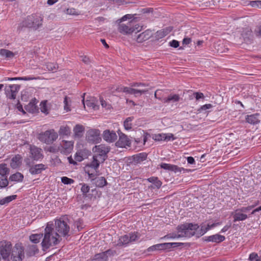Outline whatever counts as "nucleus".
I'll return each instance as SVG.
<instances>
[{
	"label": "nucleus",
	"instance_id": "obj_44",
	"mask_svg": "<svg viewBox=\"0 0 261 261\" xmlns=\"http://www.w3.org/2000/svg\"><path fill=\"white\" fill-rule=\"evenodd\" d=\"M190 99H193L194 97L196 98L197 100L200 99H204V96L202 93L201 92H194L192 95L190 96Z\"/></svg>",
	"mask_w": 261,
	"mask_h": 261
},
{
	"label": "nucleus",
	"instance_id": "obj_25",
	"mask_svg": "<svg viewBox=\"0 0 261 261\" xmlns=\"http://www.w3.org/2000/svg\"><path fill=\"white\" fill-rule=\"evenodd\" d=\"M233 217V222H235L237 221H244L248 218V216L238 208L236 210Z\"/></svg>",
	"mask_w": 261,
	"mask_h": 261
},
{
	"label": "nucleus",
	"instance_id": "obj_15",
	"mask_svg": "<svg viewBox=\"0 0 261 261\" xmlns=\"http://www.w3.org/2000/svg\"><path fill=\"white\" fill-rule=\"evenodd\" d=\"M19 88V86L17 84L10 85L9 88L6 91L7 97L11 99H15Z\"/></svg>",
	"mask_w": 261,
	"mask_h": 261
},
{
	"label": "nucleus",
	"instance_id": "obj_37",
	"mask_svg": "<svg viewBox=\"0 0 261 261\" xmlns=\"http://www.w3.org/2000/svg\"><path fill=\"white\" fill-rule=\"evenodd\" d=\"M75 105L74 101L69 97L66 96V112H70L75 109Z\"/></svg>",
	"mask_w": 261,
	"mask_h": 261
},
{
	"label": "nucleus",
	"instance_id": "obj_33",
	"mask_svg": "<svg viewBox=\"0 0 261 261\" xmlns=\"http://www.w3.org/2000/svg\"><path fill=\"white\" fill-rule=\"evenodd\" d=\"M82 101L85 108V105H86L88 107L91 108L94 110L98 109V106L95 103L94 98H91L90 100H87L86 101H85L84 98H83Z\"/></svg>",
	"mask_w": 261,
	"mask_h": 261
},
{
	"label": "nucleus",
	"instance_id": "obj_55",
	"mask_svg": "<svg viewBox=\"0 0 261 261\" xmlns=\"http://www.w3.org/2000/svg\"><path fill=\"white\" fill-rule=\"evenodd\" d=\"M181 238V237H178V233L177 234L176 233H169L166 236H165L163 238H162V239H174V238Z\"/></svg>",
	"mask_w": 261,
	"mask_h": 261
},
{
	"label": "nucleus",
	"instance_id": "obj_32",
	"mask_svg": "<svg viewBox=\"0 0 261 261\" xmlns=\"http://www.w3.org/2000/svg\"><path fill=\"white\" fill-rule=\"evenodd\" d=\"M147 180L149 182L152 183L154 185V186L152 185L149 186V188L153 189L154 187H155L157 189H160L162 186V182L158 179L157 177H151L147 178Z\"/></svg>",
	"mask_w": 261,
	"mask_h": 261
},
{
	"label": "nucleus",
	"instance_id": "obj_22",
	"mask_svg": "<svg viewBox=\"0 0 261 261\" xmlns=\"http://www.w3.org/2000/svg\"><path fill=\"white\" fill-rule=\"evenodd\" d=\"M152 36L151 31L147 30L138 35L136 41L139 43H142Z\"/></svg>",
	"mask_w": 261,
	"mask_h": 261
},
{
	"label": "nucleus",
	"instance_id": "obj_19",
	"mask_svg": "<svg viewBox=\"0 0 261 261\" xmlns=\"http://www.w3.org/2000/svg\"><path fill=\"white\" fill-rule=\"evenodd\" d=\"M203 239L206 242H212L219 243L224 241L225 237L219 234H216L208 237H205L203 238Z\"/></svg>",
	"mask_w": 261,
	"mask_h": 261
},
{
	"label": "nucleus",
	"instance_id": "obj_10",
	"mask_svg": "<svg viewBox=\"0 0 261 261\" xmlns=\"http://www.w3.org/2000/svg\"><path fill=\"white\" fill-rule=\"evenodd\" d=\"M56 232H57L59 236L61 238L62 236H65V217H61L59 219L55 221Z\"/></svg>",
	"mask_w": 261,
	"mask_h": 261
},
{
	"label": "nucleus",
	"instance_id": "obj_31",
	"mask_svg": "<svg viewBox=\"0 0 261 261\" xmlns=\"http://www.w3.org/2000/svg\"><path fill=\"white\" fill-rule=\"evenodd\" d=\"M91 178L93 181V183L96 187H103L107 184V180L103 177H96Z\"/></svg>",
	"mask_w": 261,
	"mask_h": 261
},
{
	"label": "nucleus",
	"instance_id": "obj_53",
	"mask_svg": "<svg viewBox=\"0 0 261 261\" xmlns=\"http://www.w3.org/2000/svg\"><path fill=\"white\" fill-rule=\"evenodd\" d=\"M29 247L30 253L35 254L38 252V249L36 245H30Z\"/></svg>",
	"mask_w": 261,
	"mask_h": 261
},
{
	"label": "nucleus",
	"instance_id": "obj_50",
	"mask_svg": "<svg viewBox=\"0 0 261 261\" xmlns=\"http://www.w3.org/2000/svg\"><path fill=\"white\" fill-rule=\"evenodd\" d=\"M66 14L71 15H78L80 13L74 8L66 9Z\"/></svg>",
	"mask_w": 261,
	"mask_h": 261
},
{
	"label": "nucleus",
	"instance_id": "obj_35",
	"mask_svg": "<svg viewBox=\"0 0 261 261\" xmlns=\"http://www.w3.org/2000/svg\"><path fill=\"white\" fill-rule=\"evenodd\" d=\"M129 243H130L128 234L124 235L121 236L118 241L117 245L122 246L126 245Z\"/></svg>",
	"mask_w": 261,
	"mask_h": 261
},
{
	"label": "nucleus",
	"instance_id": "obj_1",
	"mask_svg": "<svg viewBox=\"0 0 261 261\" xmlns=\"http://www.w3.org/2000/svg\"><path fill=\"white\" fill-rule=\"evenodd\" d=\"M61 240L58 233L55 232L53 223H47L44 230V238L41 243L43 249L45 250L57 245Z\"/></svg>",
	"mask_w": 261,
	"mask_h": 261
},
{
	"label": "nucleus",
	"instance_id": "obj_63",
	"mask_svg": "<svg viewBox=\"0 0 261 261\" xmlns=\"http://www.w3.org/2000/svg\"><path fill=\"white\" fill-rule=\"evenodd\" d=\"M17 109L19 112H21L22 114H25L26 113L23 109L22 106L20 105V103H18L17 104Z\"/></svg>",
	"mask_w": 261,
	"mask_h": 261
},
{
	"label": "nucleus",
	"instance_id": "obj_26",
	"mask_svg": "<svg viewBox=\"0 0 261 261\" xmlns=\"http://www.w3.org/2000/svg\"><path fill=\"white\" fill-rule=\"evenodd\" d=\"M45 169V165L42 164H37L30 168V172L32 174H38Z\"/></svg>",
	"mask_w": 261,
	"mask_h": 261
},
{
	"label": "nucleus",
	"instance_id": "obj_9",
	"mask_svg": "<svg viewBox=\"0 0 261 261\" xmlns=\"http://www.w3.org/2000/svg\"><path fill=\"white\" fill-rule=\"evenodd\" d=\"M86 139L90 143H99L101 140L100 130L98 129H89L86 133Z\"/></svg>",
	"mask_w": 261,
	"mask_h": 261
},
{
	"label": "nucleus",
	"instance_id": "obj_28",
	"mask_svg": "<svg viewBox=\"0 0 261 261\" xmlns=\"http://www.w3.org/2000/svg\"><path fill=\"white\" fill-rule=\"evenodd\" d=\"M169 249L167 243L158 244L153 245L147 249L148 252H151L155 250H163Z\"/></svg>",
	"mask_w": 261,
	"mask_h": 261
},
{
	"label": "nucleus",
	"instance_id": "obj_61",
	"mask_svg": "<svg viewBox=\"0 0 261 261\" xmlns=\"http://www.w3.org/2000/svg\"><path fill=\"white\" fill-rule=\"evenodd\" d=\"M174 136L172 134H165L164 141H169L171 140H174Z\"/></svg>",
	"mask_w": 261,
	"mask_h": 261
},
{
	"label": "nucleus",
	"instance_id": "obj_7",
	"mask_svg": "<svg viewBox=\"0 0 261 261\" xmlns=\"http://www.w3.org/2000/svg\"><path fill=\"white\" fill-rule=\"evenodd\" d=\"M92 151L94 153V155L100 159L102 162H104L108 158L107 154L110 151V147L105 144H100L95 145Z\"/></svg>",
	"mask_w": 261,
	"mask_h": 261
},
{
	"label": "nucleus",
	"instance_id": "obj_4",
	"mask_svg": "<svg viewBox=\"0 0 261 261\" xmlns=\"http://www.w3.org/2000/svg\"><path fill=\"white\" fill-rule=\"evenodd\" d=\"M43 18L39 15L32 14L22 21V26L37 30L42 24Z\"/></svg>",
	"mask_w": 261,
	"mask_h": 261
},
{
	"label": "nucleus",
	"instance_id": "obj_57",
	"mask_svg": "<svg viewBox=\"0 0 261 261\" xmlns=\"http://www.w3.org/2000/svg\"><path fill=\"white\" fill-rule=\"evenodd\" d=\"M38 79H39V77H34L32 76L18 77V80H22V81H30V80H37Z\"/></svg>",
	"mask_w": 261,
	"mask_h": 261
},
{
	"label": "nucleus",
	"instance_id": "obj_36",
	"mask_svg": "<svg viewBox=\"0 0 261 261\" xmlns=\"http://www.w3.org/2000/svg\"><path fill=\"white\" fill-rule=\"evenodd\" d=\"M10 171L6 164L3 163L0 164V175L7 178V175L9 174Z\"/></svg>",
	"mask_w": 261,
	"mask_h": 261
},
{
	"label": "nucleus",
	"instance_id": "obj_54",
	"mask_svg": "<svg viewBox=\"0 0 261 261\" xmlns=\"http://www.w3.org/2000/svg\"><path fill=\"white\" fill-rule=\"evenodd\" d=\"M257 204V203L254 205H249L247 207H243L239 209L241 211H242L243 213H246L253 208Z\"/></svg>",
	"mask_w": 261,
	"mask_h": 261
},
{
	"label": "nucleus",
	"instance_id": "obj_42",
	"mask_svg": "<svg viewBox=\"0 0 261 261\" xmlns=\"http://www.w3.org/2000/svg\"><path fill=\"white\" fill-rule=\"evenodd\" d=\"M134 119L133 117H129L127 118L124 122V127L127 130H130L132 128V124L131 122Z\"/></svg>",
	"mask_w": 261,
	"mask_h": 261
},
{
	"label": "nucleus",
	"instance_id": "obj_8",
	"mask_svg": "<svg viewBox=\"0 0 261 261\" xmlns=\"http://www.w3.org/2000/svg\"><path fill=\"white\" fill-rule=\"evenodd\" d=\"M24 249L21 244H16L11 249V258L13 261H21L24 257Z\"/></svg>",
	"mask_w": 261,
	"mask_h": 261
},
{
	"label": "nucleus",
	"instance_id": "obj_29",
	"mask_svg": "<svg viewBox=\"0 0 261 261\" xmlns=\"http://www.w3.org/2000/svg\"><path fill=\"white\" fill-rule=\"evenodd\" d=\"M23 175L20 172H17L11 175L9 177V180L15 182H20L23 180Z\"/></svg>",
	"mask_w": 261,
	"mask_h": 261
},
{
	"label": "nucleus",
	"instance_id": "obj_18",
	"mask_svg": "<svg viewBox=\"0 0 261 261\" xmlns=\"http://www.w3.org/2000/svg\"><path fill=\"white\" fill-rule=\"evenodd\" d=\"M38 101L35 98H34L32 99V100L25 106V110L31 113H35L38 111V109L37 106V103Z\"/></svg>",
	"mask_w": 261,
	"mask_h": 261
},
{
	"label": "nucleus",
	"instance_id": "obj_49",
	"mask_svg": "<svg viewBox=\"0 0 261 261\" xmlns=\"http://www.w3.org/2000/svg\"><path fill=\"white\" fill-rule=\"evenodd\" d=\"M212 107H213L212 105H211V104H210V103H208V104H205V105H203V106H202L201 107H200V108L197 110V111H198L199 113H200V112H201L202 111H206V110H207V109H211Z\"/></svg>",
	"mask_w": 261,
	"mask_h": 261
},
{
	"label": "nucleus",
	"instance_id": "obj_41",
	"mask_svg": "<svg viewBox=\"0 0 261 261\" xmlns=\"http://www.w3.org/2000/svg\"><path fill=\"white\" fill-rule=\"evenodd\" d=\"M0 55L2 57L11 58L14 57V54L10 50L6 49H1L0 50Z\"/></svg>",
	"mask_w": 261,
	"mask_h": 261
},
{
	"label": "nucleus",
	"instance_id": "obj_5",
	"mask_svg": "<svg viewBox=\"0 0 261 261\" xmlns=\"http://www.w3.org/2000/svg\"><path fill=\"white\" fill-rule=\"evenodd\" d=\"M101 163L102 162L100 159L93 155L92 161L85 167V172L88 174L89 178L95 177L97 173V170Z\"/></svg>",
	"mask_w": 261,
	"mask_h": 261
},
{
	"label": "nucleus",
	"instance_id": "obj_59",
	"mask_svg": "<svg viewBox=\"0 0 261 261\" xmlns=\"http://www.w3.org/2000/svg\"><path fill=\"white\" fill-rule=\"evenodd\" d=\"M73 146V142L72 141H66V152H70Z\"/></svg>",
	"mask_w": 261,
	"mask_h": 261
},
{
	"label": "nucleus",
	"instance_id": "obj_30",
	"mask_svg": "<svg viewBox=\"0 0 261 261\" xmlns=\"http://www.w3.org/2000/svg\"><path fill=\"white\" fill-rule=\"evenodd\" d=\"M258 114H252L247 116L246 121L251 124H256L260 122Z\"/></svg>",
	"mask_w": 261,
	"mask_h": 261
},
{
	"label": "nucleus",
	"instance_id": "obj_52",
	"mask_svg": "<svg viewBox=\"0 0 261 261\" xmlns=\"http://www.w3.org/2000/svg\"><path fill=\"white\" fill-rule=\"evenodd\" d=\"M46 68L48 71H54L56 68V65L53 63H48L46 65Z\"/></svg>",
	"mask_w": 261,
	"mask_h": 261
},
{
	"label": "nucleus",
	"instance_id": "obj_60",
	"mask_svg": "<svg viewBox=\"0 0 261 261\" xmlns=\"http://www.w3.org/2000/svg\"><path fill=\"white\" fill-rule=\"evenodd\" d=\"M254 34L256 37H261V26H258L255 29Z\"/></svg>",
	"mask_w": 261,
	"mask_h": 261
},
{
	"label": "nucleus",
	"instance_id": "obj_43",
	"mask_svg": "<svg viewBox=\"0 0 261 261\" xmlns=\"http://www.w3.org/2000/svg\"><path fill=\"white\" fill-rule=\"evenodd\" d=\"M130 242L137 241L140 238V234L136 232L128 234Z\"/></svg>",
	"mask_w": 261,
	"mask_h": 261
},
{
	"label": "nucleus",
	"instance_id": "obj_11",
	"mask_svg": "<svg viewBox=\"0 0 261 261\" xmlns=\"http://www.w3.org/2000/svg\"><path fill=\"white\" fill-rule=\"evenodd\" d=\"M118 134L119 135V140L116 142V146L121 148L130 147L131 145V141L127 136L120 130L118 131Z\"/></svg>",
	"mask_w": 261,
	"mask_h": 261
},
{
	"label": "nucleus",
	"instance_id": "obj_24",
	"mask_svg": "<svg viewBox=\"0 0 261 261\" xmlns=\"http://www.w3.org/2000/svg\"><path fill=\"white\" fill-rule=\"evenodd\" d=\"M22 162V157L20 154L15 155L11 159L10 166L13 169L19 167Z\"/></svg>",
	"mask_w": 261,
	"mask_h": 261
},
{
	"label": "nucleus",
	"instance_id": "obj_2",
	"mask_svg": "<svg viewBox=\"0 0 261 261\" xmlns=\"http://www.w3.org/2000/svg\"><path fill=\"white\" fill-rule=\"evenodd\" d=\"M130 87H120L117 89L118 91H122L126 94L134 95L136 97L141 96L148 91V89L143 88L146 85L142 83H133L130 84Z\"/></svg>",
	"mask_w": 261,
	"mask_h": 261
},
{
	"label": "nucleus",
	"instance_id": "obj_34",
	"mask_svg": "<svg viewBox=\"0 0 261 261\" xmlns=\"http://www.w3.org/2000/svg\"><path fill=\"white\" fill-rule=\"evenodd\" d=\"M220 224V223L218 222V223H213L212 224H211V225L208 224L206 226V225L202 226L200 228V232L199 233V234L200 236H202L205 233H206L209 229H210L217 225H219Z\"/></svg>",
	"mask_w": 261,
	"mask_h": 261
},
{
	"label": "nucleus",
	"instance_id": "obj_62",
	"mask_svg": "<svg viewBox=\"0 0 261 261\" xmlns=\"http://www.w3.org/2000/svg\"><path fill=\"white\" fill-rule=\"evenodd\" d=\"M170 46L171 47L176 48L179 46V42L175 40H173L169 42Z\"/></svg>",
	"mask_w": 261,
	"mask_h": 261
},
{
	"label": "nucleus",
	"instance_id": "obj_17",
	"mask_svg": "<svg viewBox=\"0 0 261 261\" xmlns=\"http://www.w3.org/2000/svg\"><path fill=\"white\" fill-rule=\"evenodd\" d=\"M244 40L247 43L251 42L253 39V34L251 30L249 28H245L243 30L241 34Z\"/></svg>",
	"mask_w": 261,
	"mask_h": 261
},
{
	"label": "nucleus",
	"instance_id": "obj_12",
	"mask_svg": "<svg viewBox=\"0 0 261 261\" xmlns=\"http://www.w3.org/2000/svg\"><path fill=\"white\" fill-rule=\"evenodd\" d=\"M138 28L134 27L132 21L128 22L126 24L120 23L118 26L119 32L124 35L130 34Z\"/></svg>",
	"mask_w": 261,
	"mask_h": 261
},
{
	"label": "nucleus",
	"instance_id": "obj_14",
	"mask_svg": "<svg viewBox=\"0 0 261 261\" xmlns=\"http://www.w3.org/2000/svg\"><path fill=\"white\" fill-rule=\"evenodd\" d=\"M102 137L104 140L108 143H113L117 139V135L113 130L107 129L103 131Z\"/></svg>",
	"mask_w": 261,
	"mask_h": 261
},
{
	"label": "nucleus",
	"instance_id": "obj_39",
	"mask_svg": "<svg viewBox=\"0 0 261 261\" xmlns=\"http://www.w3.org/2000/svg\"><path fill=\"white\" fill-rule=\"evenodd\" d=\"M180 99V97L178 94H170L167 98L164 99V102L169 103L170 101L177 102Z\"/></svg>",
	"mask_w": 261,
	"mask_h": 261
},
{
	"label": "nucleus",
	"instance_id": "obj_27",
	"mask_svg": "<svg viewBox=\"0 0 261 261\" xmlns=\"http://www.w3.org/2000/svg\"><path fill=\"white\" fill-rule=\"evenodd\" d=\"M172 30V27H169L158 31L155 33V38L157 39H162L169 34Z\"/></svg>",
	"mask_w": 261,
	"mask_h": 261
},
{
	"label": "nucleus",
	"instance_id": "obj_20",
	"mask_svg": "<svg viewBox=\"0 0 261 261\" xmlns=\"http://www.w3.org/2000/svg\"><path fill=\"white\" fill-rule=\"evenodd\" d=\"M161 168L165 170H167L171 171H173L175 173L181 172V170H184V168H180L176 165H171L166 163H162L160 165Z\"/></svg>",
	"mask_w": 261,
	"mask_h": 261
},
{
	"label": "nucleus",
	"instance_id": "obj_16",
	"mask_svg": "<svg viewBox=\"0 0 261 261\" xmlns=\"http://www.w3.org/2000/svg\"><path fill=\"white\" fill-rule=\"evenodd\" d=\"M90 151L87 149H83L78 150L75 155L74 159L76 161L81 162L84 159L87 158L90 155Z\"/></svg>",
	"mask_w": 261,
	"mask_h": 261
},
{
	"label": "nucleus",
	"instance_id": "obj_48",
	"mask_svg": "<svg viewBox=\"0 0 261 261\" xmlns=\"http://www.w3.org/2000/svg\"><path fill=\"white\" fill-rule=\"evenodd\" d=\"M9 184V181L6 177L0 178V188L6 187Z\"/></svg>",
	"mask_w": 261,
	"mask_h": 261
},
{
	"label": "nucleus",
	"instance_id": "obj_58",
	"mask_svg": "<svg viewBox=\"0 0 261 261\" xmlns=\"http://www.w3.org/2000/svg\"><path fill=\"white\" fill-rule=\"evenodd\" d=\"M90 190L89 186H87L86 184H83L81 188V191L82 192L84 195H86Z\"/></svg>",
	"mask_w": 261,
	"mask_h": 261
},
{
	"label": "nucleus",
	"instance_id": "obj_3",
	"mask_svg": "<svg viewBox=\"0 0 261 261\" xmlns=\"http://www.w3.org/2000/svg\"><path fill=\"white\" fill-rule=\"evenodd\" d=\"M198 228L197 224L192 223H186L178 225L177 227L178 237L190 238L195 234L196 231Z\"/></svg>",
	"mask_w": 261,
	"mask_h": 261
},
{
	"label": "nucleus",
	"instance_id": "obj_46",
	"mask_svg": "<svg viewBox=\"0 0 261 261\" xmlns=\"http://www.w3.org/2000/svg\"><path fill=\"white\" fill-rule=\"evenodd\" d=\"M165 134H155L153 136V139L156 141H164Z\"/></svg>",
	"mask_w": 261,
	"mask_h": 261
},
{
	"label": "nucleus",
	"instance_id": "obj_51",
	"mask_svg": "<svg viewBox=\"0 0 261 261\" xmlns=\"http://www.w3.org/2000/svg\"><path fill=\"white\" fill-rule=\"evenodd\" d=\"M168 248L170 249L171 248H176L184 245L183 243H167Z\"/></svg>",
	"mask_w": 261,
	"mask_h": 261
},
{
	"label": "nucleus",
	"instance_id": "obj_13",
	"mask_svg": "<svg viewBox=\"0 0 261 261\" xmlns=\"http://www.w3.org/2000/svg\"><path fill=\"white\" fill-rule=\"evenodd\" d=\"M30 152L31 158L34 160L38 161L43 157L42 149L35 145H30Z\"/></svg>",
	"mask_w": 261,
	"mask_h": 261
},
{
	"label": "nucleus",
	"instance_id": "obj_6",
	"mask_svg": "<svg viewBox=\"0 0 261 261\" xmlns=\"http://www.w3.org/2000/svg\"><path fill=\"white\" fill-rule=\"evenodd\" d=\"M58 135L54 129H51L38 134L37 138L42 142L50 144L56 140Z\"/></svg>",
	"mask_w": 261,
	"mask_h": 261
},
{
	"label": "nucleus",
	"instance_id": "obj_21",
	"mask_svg": "<svg viewBox=\"0 0 261 261\" xmlns=\"http://www.w3.org/2000/svg\"><path fill=\"white\" fill-rule=\"evenodd\" d=\"M147 156V154L145 152H142L135 154L132 157V163L135 165L140 163L146 159Z\"/></svg>",
	"mask_w": 261,
	"mask_h": 261
},
{
	"label": "nucleus",
	"instance_id": "obj_47",
	"mask_svg": "<svg viewBox=\"0 0 261 261\" xmlns=\"http://www.w3.org/2000/svg\"><path fill=\"white\" fill-rule=\"evenodd\" d=\"M249 259L251 261H261V259L258 254L254 252L250 254Z\"/></svg>",
	"mask_w": 261,
	"mask_h": 261
},
{
	"label": "nucleus",
	"instance_id": "obj_64",
	"mask_svg": "<svg viewBox=\"0 0 261 261\" xmlns=\"http://www.w3.org/2000/svg\"><path fill=\"white\" fill-rule=\"evenodd\" d=\"M100 101L102 107L107 109L109 108V105H108L107 102L102 98H100Z\"/></svg>",
	"mask_w": 261,
	"mask_h": 261
},
{
	"label": "nucleus",
	"instance_id": "obj_45",
	"mask_svg": "<svg viewBox=\"0 0 261 261\" xmlns=\"http://www.w3.org/2000/svg\"><path fill=\"white\" fill-rule=\"evenodd\" d=\"M47 101H43L41 102L40 106V110L41 112L44 113H48V109L47 107Z\"/></svg>",
	"mask_w": 261,
	"mask_h": 261
},
{
	"label": "nucleus",
	"instance_id": "obj_38",
	"mask_svg": "<svg viewBox=\"0 0 261 261\" xmlns=\"http://www.w3.org/2000/svg\"><path fill=\"white\" fill-rule=\"evenodd\" d=\"M17 197L16 195H13L11 196H9L5 197L2 199H0V205H4L6 204H8L13 200H15Z\"/></svg>",
	"mask_w": 261,
	"mask_h": 261
},
{
	"label": "nucleus",
	"instance_id": "obj_56",
	"mask_svg": "<svg viewBox=\"0 0 261 261\" xmlns=\"http://www.w3.org/2000/svg\"><path fill=\"white\" fill-rule=\"evenodd\" d=\"M247 4H249L253 7H257L260 8V1H249L248 2V3H247Z\"/></svg>",
	"mask_w": 261,
	"mask_h": 261
},
{
	"label": "nucleus",
	"instance_id": "obj_23",
	"mask_svg": "<svg viewBox=\"0 0 261 261\" xmlns=\"http://www.w3.org/2000/svg\"><path fill=\"white\" fill-rule=\"evenodd\" d=\"M73 136L74 138H80L83 136L85 127L81 124H77L73 127Z\"/></svg>",
	"mask_w": 261,
	"mask_h": 261
},
{
	"label": "nucleus",
	"instance_id": "obj_40",
	"mask_svg": "<svg viewBox=\"0 0 261 261\" xmlns=\"http://www.w3.org/2000/svg\"><path fill=\"white\" fill-rule=\"evenodd\" d=\"M42 238V234H33L30 236V241L34 244L40 242Z\"/></svg>",
	"mask_w": 261,
	"mask_h": 261
}]
</instances>
